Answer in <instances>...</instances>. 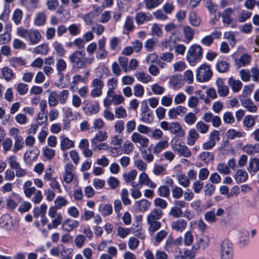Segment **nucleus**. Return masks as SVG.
Here are the masks:
<instances>
[{"label": "nucleus", "instance_id": "2f4dec72", "mask_svg": "<svg viewBox=\"0 0 259 259\" xmlns=\"http://www.w3.org/2000/svg\"><path fill=\"white\" fill-rule=\"evenodd\" d=\"M28 38L31 44L35 45L40 40L41 35L37 30H30Z\"/></svg>", "mask_w": 259, "mask_h": 259}, {"label": "nucleus", "instance_id": "72a5a7b5", "mask_svg": "<svg viewBox=\"0 0 259 259\" xmlns=\"http://www.w3.org/2000/svg\"><path fill=\"white\" fill-rule=\"evenodd\" d=\"M135 75L139 81L143 83H147L152 81V77L143 71H137Z\"/></svg>", "mask_w": 259, "mask_h": 259}, {"label": "nucleus", "instance_id": "f03ea898", "mask_svg": "<svg viewBox=\"0 0 259 259\" xmlns=\"http://www.w3.org/2000/svg\"><path fill=\"white\" fill-rule=\"evenodd\" d=\"M163 214L162 210L158 208L152 209L147 217V222L149 225L148 230L151 234H153L158 230L161 226L159 220Z\"/></svg>", "mask_w": 259, "mask_h": 259}, {"label": "nucleus", "instance_id": "393cba45", "mask_svg": "<svg viewBox=\"0 0 259 259\" xmlns=\"http://www.w3.org/2000/svg\"><path fill=\"white\" fill-rule=\"evenodd\" d=\"M233 12V9L231 8H227L223 11L221 16L222 17V22L224 24L229 25L233 22V19L232 15Z\"/></svg>", "mask_w": 259, "mask_h": 259}, {"label": "nucleus", "instance_id": "4c0bfd02", "mask_svg": "<svg viewBox=\"0 0 259 259\" xmlns=\"http://www.w3.org/2000/svg\"><path fill=\"white\" fill-rule=\"evenodd\" d=\"M135 28L133 18L131 16L126 17L123 25V30L124 33H127L132 31Z\"/></svg>", "mask_w": 259, "mask_h": 259}, {"label": "nucleus", "instance_id": "2eb2a0df", "mask_svg": "<svg viewBox=\"0 0 259 259\" xmlns=\"http://www.w3.org/2000/svg\"><path fill=\"white\" fill-rule=\"evenodd\" d=\"M239 100L241 106L249 112L255 113L257 110V106L254 104L252 101L245 97H239Z\"/></svg>", "mask_w": 259, "mask_h": 259}, {"label": "nucleus", "instance_id": "dca6fc26", "mask_svg": "<svg viewBox=\"0 0 259 259\" xmlns=\"http://www.w3.org/2000/svg\"><path fill=\"white\" fill-rule=\"evenodd\" d=\"M187 111L186 107L183 106H178L175 108L170 109L168 112V115L170 119H176L178 116H183Z\"/></svg>", "mask_w": 259, "mask_h": 259}, {"label": "nucleus", "instance_id": "423d86ee", "mask_svg": "<svg viewBox=\"0 0 259 259\" xmlns=\"http://www.w3.org/2000/svg\"><path fill=\"white\" fill-rule=\"evenodd\" d=\"M160 127L164 131H169L172 134L177 135L179 137H183L185 135V130L181 124L177 121L169 123L163 121L160 123Z\"/></svg>", "mask_w": 259, "mask_h": 259}, {"label": "nucleus", "instance_id": "13d9d810", "mask_svg": "<svg viewBox=\"0 0 259 259\" xmlns=\"http://www.w3.org/2000/svg\"><path fill=\"white\" fill-rule=\"evenodd\" d=\"M137 171L136 169H133L127 173L123 174L122 177L126 183L132 182L137 176Z\"/></svg>", "mask_w": 259, "mask_h": 259}, {"label": "nucleus", "instance_id": "cd10ccee", "mask_svg": "<svg viewBox=\"0 0 259 259\" xmlns=\"http://www.w3.org/2000/svg\"><path fill=\"white\" fill-rule=\"evenodd\" d=\"M139 182L141 185H146L151 188H155L156 184L153 182L146 172H142L139 176Z\"/></svg>", "mask_w": 259, "mask_h": 259}, {"label": "nucleus", "instance_id": "58836bf2", "mask_svg": "<svg viewBox=\"0 0 259 259\" xmlns=\"http://www.w3.org/2000/svg\"><path fill=\"white\" fill-rule=\"evenodd\" d=\"M107 133L105 131H100L97 133L95 137L91 140L92 144H97V142H103L108 138Z\"/></svg>", "mask_w": 259, "mask_h": 259}, {"label": "nucleus", "instance_id": "c9c22d12", "mask_svg": "<svg viewBox=\"0 0 259 259\" xmlns=\"http://www.w3.org/2000/svg\"><path fill=\"white\" fill-rule=\"evenodd\" d=\"M194 249H184L183 252L180 251L179 254L175 256V259H193L195 257Z\"/></svg>", "mask_w": 259, "mask_h": 259}, {"label": "nucleus", "instance_id": "39448f33", "mask_svg": "<svg viewBox=\"0 0 259 259\" xmlns=\"http://www.w3.org/2000/svg\"><path fill=\"white\" fill-rule=\"evenodd\" d=\"M219 253L220 259H233L234 249L232 242L225 239L220 244Z\"/></svg>", "mask_w": 259, "mask_h": 259}, {"label": "nucleus", "instance_id": "6e6552de", "mask_svg": "<svg viewBox=\"0 0 259 259\" xmlns=\"http://www.w3.org/2000/svg\"><path fill=\"white\" fill-rule=\"evenodd\" d=\"M212 75V72L208 65L202 64L197 70L196 79L200 82L208 81Z\"/></svg>", "mask_w": 259, "mask_h": 259}, {"label": "nucleus", "instance_id": "774afa93", "mask_svg": "<svg viewBox=\"0 0 259 259\" xmlns=\"http://www.w3.org/2000/svg\"><path fill=\"white\" fill-rule=\"evenodd\" d=\"M73 249L70 248H66L63 246L62 250L60 252L62 259H72Z\"/></svg>", "mask_w": 259, "mask_h": 259}, {"label": "nucleus", "instance_id": "603ef678", "mask_svg": "<svg viewBox=\"0 0 259 259\" xmlns=\"http://www.w3.org/2000/svg\"><path fill=\"white\" fill-rule=\"evenodd\" d=\"M240 245L241 247L246 246L249 242V233L246 231L240 233L239 241Z\"/></svg>", "mask_w": 259, "mask_h": 259}, {"label": "nucleus", "instance_id": "a878e982", "mask_svg": "<svg viewBox=\"0 0 259 259\" xmlns=\"http://www.w3.org/2000/svg\"><path fill=\"white\" fill-rule=\"evenodd\" d=\"M60 149L61 150L65 151L74 147V142L70 140L68 138L66 137L64 135L60 137Z\"/></svg>", "mask_w": 259, "mask_h": 259}, {"label": "nucleus", "instance_id": "ddd939ff", "mask_svg": "<svg viewBox=\"0 0 259 259\" xmlns=\"http://www.w3.org/2000/svg\"><path fill=\"white\" fill-rule=\"evenodd\" d=\"M106 39L105 37H102L98 41V48L96 53V57L98 60H104L108 55V52L106 50Z\"/></svg>", "mask_w": 259, "mask_h": 259}, {"label": "nucleus", "instance_id": "0eeeda50", "mask_svg": "<svg viewBox=\"0 0 259 259\" xmlns=\"http://www.w3.org/2000/svg\"><path fill=\"white\" fill-rule=\"evenodd\" d=\"M48 215L52 219V221L48 225V229L51 230L57 228L63 220L61 213L58 212V211L56 210V207H50Z\"/></svg>", "mask_w": 259, "mask_h": 259}, {"label": "nucleus", "instance_id": "37998d69", "mask_svg": "<svg viewBox=\"0 0 259 259\" xmlns=\"http://www.w3.org/2000/svg\"><path fill=\"white\" fill-rule=\"evenodd\" d=\"M168 142L167 140H161L158 142L153 148V153L158 154L163 150L168 147Z\"/></svg>", "mask_w": 259, "mask_h": 259}, {"label": "nucleus", "instance_id": "8fccbe9b", "mask_svg": "<svg viewBox=\"0 0 259 259\" xmlns=\"http://www.w3.org/2000/svg\"><path fill=\"white\" fill-rule=\"evenodd\" d=\"M69 96V91L68 90H63L57 94L59 102L61 104H65L68 101Z\"/></svg>", "mask_w": 259, "mask_h": 259}, {"label": "nucleus", "instance_id": "c756f323", "mask_svg": "<svg viewBox=\"0 0 259 259\" xmlns=\"http://www.w3.org/2000/svg\"><path fill=\"white\" fill-rule=\"evenodd\" d=\"M187 223L184 219H179L171 223V229L178 232H183L186 228Z\"/></svg>", "mask_w": 259, "mask_h": 259}, {"label": "nucleus", "instance_id": "ea45409f", "mask_svg": "<svg viewBox=\"0 0 259 259\" xmlns=\"http://www.w3.org/2000/svg\"><path fill=\"white\" fill-rule=\"evenodd\" d=\"M183 33L186 43L188 44L193 39L194 36V30L189 26H184Z\"/></svg>", "mask_w": 259, "mask_h": 259}, {"label": "nucleus", "instance_id": "3c124183", "mask_svg": "<svg viewBox=\"0 0 259 259\" xmlns=\"http://www.w3.org/2000/svg\"><path fill=\"white\" fill-rule=\"evenodd\" d=\"M55 206H51V207H56V210L58 211V209L65 206L68 204L67 200L62 196L57 197L54 201Z\"/></svg>", "mask_w": 259, "mask_h": 259}, {"label": "nucleus", "instance_id": "20e7f679", "mask_svg": "<svg viewBox=\"0 0 259 259\" xmlns=\"http://www.w3.org/2000/svg\"><path fill=\"white\" fill-rule=\"evenodd\" d=\"M202 47L197 44L192 45L187 53L186 60L191 66H195L202 58Z\"/></svg>", "mask_w": 259, "mask_h": 259}, {"label": "nucleus", "instance_id": "09e8293b", "mask_svg": "<svg viewBox=\"0 0 259 259\" xmlns=\"http://www.w3.org/2000/svg\"><path fill=\"white\" fill-rule=\"evenodd\" d=\"M47 207V205L45 203L41 204L39 207H35L33 211L34 217L37 218L39 216L46 215Z\"/></svg>", "mask_w": 259, "mask_h": 259}, {"label": "nucleus", "instance_id": "a211bd4d", "mask_svg": "<svg viewBox=\"0 0 259 259\" xmlns=\"http://www.w3.org/2000/svg\"><path fill=\"white\" fill-rule=\"evenodd\" d=\"M79 225V222L71 218L65 220L62 224V229L67 232H69L77 228Z\"/></svg>", "mask_w": 259, "mask_h": 259}, {"label": "nucleus", "instance_id": "aec40b11", "mask_svg": "<svg viewBox=\"0 0 259 259\" xmlns=\"http://www.w3.org/2000/svg\"><path fill=\"white\" fill-rule=\"evenodd\" d=\"M124 98L120 94L115 95L111 99L105 98L103 101L104 106L108 108L112 104L115 105H119L124 102Z\"/></svg>", "mask_w": 259, "mask_h": 259}, {"label": "nucleus", "instance_id": "9d476101", "mask_svg": "<svg viewBox=\"0 0 259 259\" xmlns=\"http://www.w3.org/2000/svg\"><path fill=\"white\" fill-rule=\"evenodd\" d=\"M172 150L180 156L190 157L192 155L190 149L185 145L176 142L171 144Z\"/></svg>", "mask_w": 259, "mask_h": 259}, {"label": "nucleus", "instance_id": "680f3d73", "mask_svg": "<svg viewBox=\"0 0 259 259\" xmlns=\"http://www.w3.org/2000/svg\"><path fill=\"white\" fill-rule=\"evenodd\" d=\"M228 138L230 139H234L236 138H241L244 136V133L237 131L234 129H230L226 133Z\"/></svg>", "mask_w": 259, "mask_h": 259}, {"label": "nucleus", "instance_id": "c85d7f7f", "mask_svg": "<svg viewBox=\"0 0 259 259\" xmlns=\"http://www.w3.org/2000/svg\"><path fill=\"white\" fill-rule=\"evenodd\" d=\"M199 134L194 128L190 129L188 134L187 144L188 146H193L196 141L199 138Z\"/></svg>", "mask_w": 259, "mask_h": 259}, {"label": "nucleus", "instance_id": "f257e3e1", "mask_svg": "<svg viewBox=\"0 0 259 259\" xmlns=\"http://www.w3.org/2000/svg\"><path fill=\"white\" fill-rule=\"evenodd\" d=\"M68 59L72 67L77 70L87 68L95 61L94 56L87 57L85 53L81 50L74 51L69 56Z\"/></svg>", "mask_w": 259, "mask_h": 259}, {"label": "nucleus", "instance_id": "1a4fd4ad", "mask_svg": "<svg viewBox=\"0 0 259 259\" xmlns=\"http://www.w3.org/2000/svg\"><path fill=\"white\" fill-rule=\"evenodd\" d=\"M104 85V81L99 78H94L91 83L92 88L90 95L92 98L99 97L102 95V90Z\"/></svg>", "mask_w": 259, "mask_h": 259}, {"label": "nucleus", "instance_id": "0e129e2a", "mask_svg": "<svg viewBox=\"0 0 259 259\" xmlns=\"http://www.w3.org/2000/svg\"><path fill=\"white\" fill-rule=\"evenodd\" d=\"M49 46L47 44H41L36 47L34 49V53L37 54L42 55H46L48 54L49 51Z\"/></svg>", "mask_w": 259, "mask_h": 259}, {"label": "nucleus", "instance_id": "4be33fe9", "mask_svg": "<svg viewBox=\"0 0 259 259\" xmlns=\"http://www.w3.org/2000/svg\"><path fill=\"white\" fill-rule=\"evenodd\" d=\"M217 91L220 97H225L228 95L229 89L227 85L224 84L222 78H218L216 80Z\"/></svg>", "mask_w": 259, "mask_h": 259}, {"label": "nucleus", "instance_id": "412c9836", "mask_svg": "<svg viewBox=\"0 0 259 259\" xmlns=\"http://www.w3.org/2000/svg\"><path fill=\"white\" fill-rule=\"evenodd\" d=\"M39 154L38 149L34 147L26 151L24 155V160L26 163H31L37 159Z\"/></svg>", "mask_w": 259, "mask_h": 259}, {"label": "nucleus", "instance_id": "473e14b6", "mask_svg": "<svg viewBox=\"0 0 259 259\" xmlns=\"http://www.w3.org/2000/svg\"><path fill=\"white\" fill-rule=\"evenodd\" d=\"M2 77L7 81H10L15 78L16 75L12 69L4 67L2 69Z\"/></svg>", "mask_w": 259, "mask_h": 259}, {"label": "nucleus", "instance_id": "338daca9", "mask_svg": "<svg viewBox=\"0 0 259 259\" xmlns=\"http://www.w3.org/2000/svg\"><path fill=\"white\" fill-rule=\"evenodd\" d=\"M199 157L201 161L208 163L213 160L214 157L211 153L204 151L199 154Z\"/></svg>", "mask_w": 259, "mask_h": 259}, {"label": "nucleus", "instance_id": "6e6d98bb", "mask_svg": "<svg viewBox=\"0 0 259 259\" xmlns=\"http://www.w3.org/2000/svg\"><path fill=\"white\" fill-rule=\"evenodd\" d=\"M229 64L225 61H219L216 64V68L221 73L227 72L229 69Z\"/></svg>", "mask_w": 259, "mask_h": 259}, {"label": "nucleus", "instance_id": "e2e57ef3", "mask_svg": "<svg viewBox=\"0 0 259 259\" xmlns=\"http://www.w3.org/2000/svg\"><path fill=\"white\" fill-rule=\"evenodd\" d=\"M177 179L179 184L183 187L187 188L190 186V181L187 176L184 174L177 176Z\"/></svg>", "mask_w": 259, "mask_h": 259}, {"label": "nucleus", "instance_id": "052dcab7", "mask_svg": "<svg viewBox=\"0 0 259 259\" xmlns=\"http://www.w3.org/2000/svg\"><path fill=\"white\" fill-rule=\"evenodd\" d=\"M59 103L57 94L55 92H52L48 97V103L50 107L56 106Z\"/></svg>", "mask_w": 259, "mask_h": 259}, {"label": "nucleus", "instance_id": "4d7b16f0", "mask_svg": "<svg viewBox=\"0 0 259 259\" xmlns=\"http://www.w3.org/2000/svg\"><path fill=\"white\" fill-rule=\"evenodd\" d=\"M184 120L187 125H192L195 123L197 120V116L194 113L189 112L185 115Z\"/></svg>", "mask_w": 259, "mask_h": 259}, {"label": "nucleus", "instance_id": "7ed1b4c3", "mask_svg": "<svg viewBox=\"0 0 259 259\" xmlns=\"http://www.w3.org/2000/svg\"><path fill=\"white\" fill-rule=\"evenodd\" d=\"M23 190L25 196L30 198L33 195L32 201L35 204L40 202L42 199V194L40 190H37L36 188L32 186V182L28 180L24 182L23 185Z\"/></svg>", "mask_w": 259, "mask_h": 259}, {"label": "nucleus", "instance_id": "f3484780", "mask_svg": "<svg viewBox=\"0 0 259 259\" xmlns=\"http://www.w3.org/2000/svg\"><path fill=\"white\" fill-rule=\"evenodd\" d=\"M14 226L13 219L8 214L3 215L0 218V228L11 230Z\"/></svg>", "mask_w": 259, "mask_h": 259}, {"label": "nucleus", "instance_id": "79ce46f5", "mask_svg": "<svg viewBox=\"0 0 259 259\" xmlns=\"http://www.w3.org/2000/svg\"><path fill=\"white\" fill-rule=\"evenodd\" d=\"M169 84L175 88H180L183 85L182 76L181 75H174L171 76L169 79Z\"/></svg>", "mask_w": 259, "mask_h": 259}, {"label": "nucleus", "instance_id": "5701e85b", "mask_svg": "<svg viewBox=\"0 0 259 259\" xmlns=\"http://www.w3.org/2000/svg\"><path fill=\"white\" fill-rule=\"evenodd\" d=\"M135 19L138 25H141L146 22L152 21L153 17L149 13L140 12L136 14Z\"/></svg>", "mask_w": 259, "mask_h": 259}, {"label": "nucleus", "instance_id": "864d4df0", "mask_svg": "<svg viewBox=\"0 0 259 259\" xmlns=\"http://www.w3.org/2000/svg\"><path fill=\"white\" fill-rule=\"evenodd\" d=\"M162 0H144L145 7L147 10H152L160 5Z\"/></svg>", "mask_w": 259, "mask_h": 259}, {"label": "nucleus", "instance_id": "e433bc0d", "mask_svg": "<svg viewBox=\"0 0 259 259\" xmlns=\"http://www.w3.org/2000/svg\"><path fill=\"white\" fill-rule=\"evenodd\" d=\"M135 206L136 208L140 211H147L151 205V202L148 200L143 199L141 200L137 201L135 202Z\"/></svg>", "mask_w": 259, "mask_h": 259}, {"label": "nucleus", "instance_id": "c03bdc74", "mask_svg": "<svg viewBox=\"0 0 259 259\" xmlns=\"http://www.w3.org/2000/svg\"><path fill=\"white\" fill-rule=\"evenodd\" d=\"M228 84L235 93L238 92L242 87V83L240 80H235L232 77L229 78Z\"/></svg>", "mask_w": 259, "mask_h": 259}, {"label": "nucleus", "instance_id": "f8f14e48", "mask_svg": "<svg viewBox=\"0 0 259 259\" xmlns=\"http://www.w3.org/2000/svg\"><path fill=\"white\" fill-rule=\"evenodd\" d=\"M182 239L181 237L177 238L175 240L168 239L166 241L164 248L169 252L172 253L180 252L181 251L179 246L181 244Z\"/></svg>", "mask_w": 259, "mask_h": 259}, {"label": "nucleus", "instance_id": "7c9ffc66", "mask_svg": "<svg viewBox=\"0 0 259 259\" xmlns=\"http://www.w3.org/2000/svg\"><path fill=\"white\" fill-rule=\"evenodd\" d=\"M141 155L143 159L148 163L151 162L153 161L154 157L151 152V148L147 149L139 148Z\"/></svg>", "mask_w": 259, "mask_h": 259}, {"label": "nucleus", "instance_id": "69168bd1", "mask_svg": "<svg viewBox=\"0 0 259 259\" xmlns=\"http://www.w3.org/2000/svg\"><path fill=\"white\" fill-rule=\"evenodd\" d=\"M196 131L198 133H200V134H205L206 133L209 129V125L205 124L202 121H198L196 124Z\"/></svg>", "mask_w": 259, "mask_h": 259}, {"label": "nucleus", "instance_id": "49530a36", "mask_svg": "<svg viewBox=\"0 0 259 259\" xmlns=\"http://www.w3.org/2000/svg\"><path fill=\"white\" fill-rule=\"evenodd\" d=\"M190 23L194 27H198L201 23V19L194 11L191 12L189 16Z\"/></svg>", "mask_w": 259, "mask_h": 259}, {"label": "nucleus", "instance_id": "a18cd8bd", "mask_svg": "<svg viewBox=\"0 0 259 259\" xmlns=\"http://www.w3.org/2000/svg\"><path fill=\"white\" fill-rule=\"evenodd\" d=\"M248 178V174L246 171L241 169L237 170L234 176V179L237 183L245 182Z\"/></svg>", "mask_w": 259, "mask_h": 259}, {"label": "nucleus", "instance_id": "6ab92c4d", "mask_svg": "<svg viewBox=\"0 0 259 259\" xmlns=\"http://www.w3.org/2000/svg\"><path fill=\"white\" fill-rule=\"evenodd\" d=\"M232 57L235 60V65L238 68L249 64L251 60V56L248 54H243L239 58H235V55H233Z\"/></svg>", "mask_w": 259, "mask_h": 259}, {"label": "nucleus", "instance_id": "de8ad7c7", "mask_svg": "<svg viewBox=\"0 0 259 259\" xmlns=\"http://www.w3.org/2000/svg\"><path fill=\"white\" fill-rule=\"evenodd\" d=\"M176 43V41L172 40L171 36H170L169 38H165L161 41V45L163 48L172 51L174 49Z\"/></svg>", "mask_w": 259, "mask_h": 259}, {"label": "nucleus", "instance_id": "bf43d9fd", "mask_svg": "<svg viewBox=\"0 0 259 259\" xmlns=\"http://www.w3.org/2000/svg\"><path fill=\"white\" fill-rule=\"evenodd\" d=\"M243 124L247 128H252L255 124V117L250 115L245 116L243 119Z\"/></svg>", "mask_w": 259, "mask_h": 259}, {"label": "nucleus", "instance_id": "f704fd0d", "mask_svg": "<svg viewBox=\"0 0 259 259\" xmlns=\"http://www.w3.org/2000/svg\"><path fill=\"white\" fill-rule=\"evenodd\" d=\"M56 68L58 74L63 77V72L65 71L67 68V63L66 61L62 58H59L57 59L56 62Z\"/></svg>", "mask_w": 259, "mask_h": 259}, {"label": "nucleus", "instance_id": "5fc2aeb1", "mask_svg": "<svg viewBox=\"0 0 259 259\" xmlns=\"http://www.w3.org/2000/svg\"><path fill=\"white\" fill-rule=\"evenodd\" d=\"M209 243V239L207 238H200L198 240V244L192 246V249L197 250L200 248L205 249L208 247Z\"/></svg>", "mask_w": 259, "mask_h": 259}, {"label": "nucleus", "instance_id": "bb28decb", "mask_svg": "<svg viewBox=\"0 0 259 259\" xmlns=\"http://www.w3.org/2000/svg\"><path fill=\"white\" fill-rule=\"evenodd\" d=\"M47 19V11L45 10L39 12L36 14L33 22L36 26H43L46 24Z\"/></svg>", "mask_w": 259, "mask_h": 259}, {"label": "nucleus", "instance_id": "b1692460", "mask_svg": "<svg viewBox=\"0 0 259 259\" xmlns=\"http://www.w3.org/2000/svg\"><path fill=\"white\" fill-rule=\"evenodd\" d=\"M91 73L89 70L84 71L83 76L79 74H75L73 76L71 85L72 84H73V85H76L79 82L86 83L88 81V79Z\"/></svg>", "mask_w": 259, "mask_h": 259}, {"label": "nucleus", "instance_id": "a19ab883", "mask_svg": "<svg viewBox=\"0 0 259 259\" xmlns=\"http://www.w3.org/2000/svg\"><path fill=\"white\" fill-rule=\"evenodd\" d=\"M247 170L249 172H256L259 170V159L252 158L250 159Z\"/></svg>", "mask_w": 259, "mask_h": 259}, {"label": "nucleus", "instance_id": "4468645a", "mask_svg": "<svg viewBox=\"0 0 259 259\" xmlns=\"http://www.w3.org/2000/svg\"><path fill=\"white\" fill-rule=\"evenodd\" d=\"M131 140L133 143L140 145V147L139 148L147 147L150 142L148 138L137 132H135L132 134Z\"/></svg>", "mask_w": 259, "mask_h": 259}, {"label": "nucleus", "instance_id": "9b49d317", "mask_svg": "<svg viewBox=\"0 0 259 259\" xmlns=\"http://www.w3.org/2000/svg\"><path fill=\"white\" fill-rule=\"evenodd\" d=\"M75 167L72 164H66L63 174V181L67 184L71 183L75 178Z\"/></svg>", "mask_w": 259, "mask_h": 259}]
</instances>
